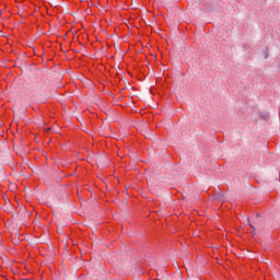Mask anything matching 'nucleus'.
I'll use <instances>...</instances> for the list:
<instances>
[{
  "label": "nucleus",
  "mask_w": 280,
  "mask_h": 280,
  "mask_svg": "<svg viewBox=\"0 0 280 280\" xmlns=\"http://www.w3.org/2000/svg\"><path fill=\"white\" fill-rule=\"evenodd\" d=\"M250 229H253V231H255V226L250 225Z\"/></svg>",
  "instance_id": "f257e3e1"
}]
</instances>
